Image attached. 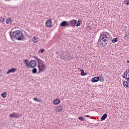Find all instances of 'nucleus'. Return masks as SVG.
Wrapping results in <instances>:
<instances>
[{
  "label": "nucleus",
  "instance_id": "f257e3e1",
  "mask_svg": "<svg viewBox=\"0 0 129 129\" xmlns=\"http://www.w3.org/2000/svg\"><path fill=\"white\" fill-rule=\"evenodd\" d=\"M10 37L13 41H14V39L15 40H18L19 41H21V40H24V35L22 31L20 30H16L14 31L12 35V31L10 32Z\"/></svg>",
  "mask_w": 129,
  "mask_h": 129
},
{
  "label": "nucleus",
  "instance_id": "f03ea898",
  "mask_svg": "<svg viewBox=\"0 0 129 129\" xmlns=\"http://www.w3.org/2000/svg\"><path fill=\"white\" fill-rule=\"evenodd\" d=\"M107 40H108V37L106 34H101L97 42L98 45L100 44L101 47H105L107 45Z\"/></svg>",
  "mask_w": 129,
  "mask_h": 129
},
{
  "label": "nucleus",
  "instance_id": "7ed1b4c3",
  "mask_svg": "<svg viewBox=\"0 0 129 129\" xmlns=\"http://www.w3.org/2000/svg\"><path fill=\"white\" fill-rule=\"evenodd\" d=\"M77 20L76 19H72L69 22V27H72V28H75V27L77 25Z\"/></svg>",
  "mask_w": 129,
  "mask_h": 129
},
{
  "label": "nucleus",
  "instance_id": "20e7f679",
  "mask_svg": "<svg viewBox=\"0 0 129 129\" xmlns=\"http://www.w3.org/2000/svg\"><path fill=\"white\" fill-rule=\"evenodd\" d=\"M60 57L61 59H63V60H64V61H68L69 60H70L71 58H72L69 54H64V53L61 54Z\"/></svg>",
  "mask_w": 129,
  "mask_h": 129
},
{
  "label": "nucleus",
  "instance_id": "39448f33",
  "mask_svg": "<svg viewBox=\"0 0 129 129\" xmlns=\"http://www.w3.org/2000/svg\"><path fill=\"white\" fill-rule=\"evenodd\" d=\"M59 27L62 28H66L67 27H69V22L67 21H62L59 24Z\"/></svg>",
  "mask_w": 129,
  "mask_h": 129
},
{
  "label": "nucleus",
  "instance_id": "423d86ee",
  "mask_svg": "<svg viewBox=\"0 0 129 129\" xmlns=\"http://www.w3.org/2000/svg\"><path fill=\"white\" fill-rule=\"evenodd\" d=\"M23 62L26 65L27 69H29V67H32V65L30 64V61L29 62V60L27 58L24 59Z\"/></svg>",
  "mask_w": 129,
  "mask_h": 129
},
{
  "label": "nucleus",
  "instance_id": "0eeeda50",
  "mask_svg": "<svg viewBox=\"0 0 129 129\" xmlns=\"http://www.w3.org/2000/svg\"><path fill=\"white\" fill-rule=\"evenodd\" d=\"M39 72L38 74L41 73V72H44V69L45 67H46V66H45V64H42L41 65H38Z\"/></svg>",
  "mask_w": 129,
  "mask_h": 129
},
{
  "label": "nucleus",
  "instance_id": "6e6552de",
  "mask_svg": "<svg viewBox=\"0 0 129 129\" xmlns=\"http://www.w3.org/2000/svg\"><path fill=\"white\" fill-rule=\"evenodd\" d=\"M10 117L11 118H18V117H20V115L18 113L13 112L10 114H9Z\"/></svg>",
  "mask_w": 129,
  "mask_h": 129
},
{
  "label": "nucleus",
  "instance_id": "1a4fd4ad",
  "mask_svg": "<svg viewBox=\"0 0 129 129\" xmlns=\"http://www.w3.org/2000/svg\"><path fill=\"white\" fill-rule=\"evenodd\" d=\"M34 59H35L37 63H38V65H43V64H44V61H43L42 60H41L40 58H39L37 56H34Z\"/></svg>",
  "mask_w": 129,
  "mask_h": 129
},
{
  "label": "nucleus",
  "instance_id": "9d476101",
  "mask_svg": "<svg viewBox=\"0 0 129 129\" xmlns=\"http://www.w3.org/2000/svg\"><path fill=\"white\" fill-rule=\"evenodd\" d=\"M30 65H31L30 68H35L37 66V61L35 60H31L30 61Z\"/></svg>",
  "mask_w": 129,
  "mask_h": 129
},
{
  "label": "nucleus",
  "instance_id": "9b49d317",
  "mask_svg": "<svg viewBox=\"0 0 129 129\" xmlns=\"http://www.w3.org/2000/svg\"><path fill=\"white\" fill-rule=\"evenodd\" d=\"M64 108V107L63 106V105H60L58 106L56 108V112H61L62 110H63V109Z\"/></svg>",
  "mask_w": 129,
  "mask_h": 129
},
{
  "label": "nucleus",
  "instance_id": "f8f14e48",
  "mask_svg": "<svg viewBox=\"0 0 129 129\" xmlns=\"http://www.w3.org/2000/svg\"><path fill=\"white\" fill-rule=\"evenodd\" d=\"M91 82L94 83L95 82H98L99 81V77H95L91 80Z\"/></svg>",
  "mask_w": 129,
  "mask_h": 129
},
{
  "label": "nucleus",
  "instance_id": "ddd939ff",
  "mask_svg": "<svg viewBox=\"0 0 129 129\" xmlns=\"http://www.w3.org/2000/svg\"><path fill=\"white\" fill-rule=\"evenodd\" d=\"M16 71H17V69L12 68L7 71L6 74H9V73H14V72H16Z\"/></svg>",
  "mask_w": 129,
  "mask_h": 129
},
{
  "label": "nucleus",
  "instance_id": "4468645a",
  "mask_svg": "<svg viewBox=\"0 0 129 129\" xmlns=\"http://www.w3.org/2000/svg\"><path fill=\"white\" fill-rule=\"evenodd\" d=\"M123 86L125 88H129V81H124L123 82Z\"/></svg>",
  "mask_w": 129,
  "mask_h": 129
},
{
  "label": "nucleus",
  "instance_id": "2eb2a0df",
  "mask_svg": "<svg viewBox=\"0 0 129 129\" xmlns=\"http://www.w3.org/2000/svg\"><path fill=\"white\" fill-rule=\"evenodd\" d=\"M52 25V20H50L49 19L48 20H47L45 23V26L46 27H51Z\"/></svg>",
  "mask_w": 129,
  "mask_h": 129
},
{
  "label": "nucleus",
  "instance_id": "dca6fc26",
  "mask_svg": "<svg viewBox=\"0 0 129 129\" xmlns=\"http://www.w3.org/2000/svg\"><path fill=\"white\" fill-rule=\"evenodd\" d=\"M60 101H61L60 100V99H56L53 101V104H55V105H57L59 104V103H60Z\"/></svg>",
  "mask_w": 129,
  "mask_h": 129
},
{
  "label": "nucleus",
  "instance_id": "f3484780",
  "mask_svg": "<svg viewBox=\"0 0 129 129\" xmlns=\"http://www.w3.org/2000/svg\"><path fill=\"white\" fill-rule=\"evenodd\" d=\"M106 117H107V114L106 113L104 114L101 118V121L105 120V119L106 118Z\"/></svg>",
  "mask_w": 129,
  "mask_h": 129
},
{
  "label": "nucleus",
  "instance_id": "a211bd4d",
  "mask_svg": "<svg viewBox=\"0 0 129 129\" xmlns=\"http://www.w3.org/2000/svg\"><path fill=\"white\" fill-rule=\"evenodd\" d=\"M32 41L33 42V43H38V42H39V38H38V37H33V38H32Z\"/></svg>",
  "mask_w": 129,
  "mask_h": 129
},
{
  "label": "nucleus",
  "instance_id": "6ab92c4d",
  "mask_svg": "<svg viewBox=\"0 0 129 129\" xmlns=\"http://www.w3.org/2000/svg\"><path fill=\"white\" fill-rule=\"evenodd\" d=\"M82 23V20H81V19H79L77 21L76 27H79V26H80Z\"/></svg>",
  "mask_w": 129,
  "mask_h": 129
},
{
  "label": "nucleus",
  "instance_id": "aec40b11",
  "mask_svg": "<svg viewBox=\"0 0 129 129\" xmlns=\"http://www.w3.org/2000/svg\"><path fill=\"white\" fill-rule=\"evenodd\" d=\"M13 20H12V19H11V18H8L6 19V24H10V23H12V22H13Z\"/></svg>",
  "mask_w": 129,
  "mask_h": 129
},
{
  "label": "nucleus",
  "instance_id": "412c9836",
  "mask_svg": "<svg viewBox=\"0 0 129 129\" xmlns=\"http://www.w3.org/2000/svg\"><path fill=\"white\" fill-rule=\"evenodd\" d=\"M81 76H86L87 75V73L84 72V70H81Z\"/></svg>",
  "mask_w": 129,
  "mask_h": 129
},
{
  "label": "nucleus",
  "instance_id": "4be33fe9",
  "mask_svg": "<svg viewBox=\"0 0 129 129\" xmlns=\"http://www.w3.org/2000/svg\"><path fill=\"white\" fill-rule=\"evenodd\" d=\"M117 41H118V38L116 37L115 38L111 40L112 43H116V42H117Z\"/></svg>",
  "mask_w": 129,
  "mask_h": 129
},
{
  "label": "nucleus",
  "instance_id": "5701e85b",
  "mask_svg": "<svg viewBox=\"0 0 129 129\" xmlns=\"http://www.w3.org/2000/svg\"><path fill=\"white\" fill-rule=\"evenodd\" d=\"M37 71H38V70H37L36 68H33V69L32 70V72L33 74H36V73H37Z\"/></svg>",
  "mask_w": 129,
  "mask_h": 129
},
{
  "label": "nucleus",
  "instance_id": "b1692460",
  "mask_svg": "<svg viewBox=\"0 0 129 129\" xmlns=\"http://www.w3.org/2000/svg\"><path fill=\"white\" fill-rule=\"evenodd\" d=\"M7 92H3L2 94V97L3 98H6L7 97Z\"/></svg>",
  "mask_w": 129,
  "mask_h": 129
},
{
  "label": "nucleus",
  "instance_id": "393cba45",
  "mask_svg": "<svg viewBox=\"0 0 129 129\" xmlns=\"http://www.w3.org/2000/svg\"><path fill=\"white\" fill-rule=\"evenodd\" d=\"M99 81H101V82H103V81H104V78H103V77H102V76H100L99 77Z\"/></svg>",
  "mask_w": 129,
  "mask_h": 129
},
{
  "label": "nucleus",
  "instance_id": "a878e982",
  "mask_svg": "<svg viewBox=\"0 0 129 129\" xmlns=\"http://www.w3.org/2000/svg\"><path fill=\"white\" fill-rule=\"evenodd\" d=\"M6 21V18L4 17L0 18V23H4Z\"/></svg>",
  "mask_w": 129,
  "mask_h": 129
},
{
  "label": "nucleus",
  "instance_id": "bb28decb",
  "mask_svg": "<svg viewBox=\"0 0 129 129\" xmlns=\"http://www.w3.org/2000/svg\"><path fill=\"white\" fill-rule=\"evenodd\" d=\"M128 36H129V33H127L125 34V36H124V39L125 40H128Z\"/></svg>",
  "mask_w": 129,
  "mask_h": 129
},
{
  "label": "nucleus",
  "instance_id": "cd10ccee",
  "mask_svg": "<svg viewBox=\"0 0 129 129\" xmlns=\"http://www.w3.org/2000/svg\"><path fill=\"white\" fill-rule=\"evenodd\" d=\"M79 119L80 120H81V121H84V120H85V118H84L82 116H80L79 117Z\"/></svg>",
  "mask_w": 129,
  "mask_h": 129
},
{
  "label": "nucleus",
  "instance_id": "c85d7f7f",
  "mask_svg": "<svg viewBox=\"0 0 129 129\" xmlns=\"http://www.w3.org/2000/svg\"><path fill=\"white\" fill-rule=\"evenodd\" d=\"M124 3L125 5H127V6H129V0H124Z\"/></svg>",
  "mask_w": 129,
  "mask_h": 129
},
{
  "label": "nucleus",
  "instance_id": "c756f323",
  "mask_svg": "<svg viewBox=\"0 0 129 129\" xmlns=\"http://www.w3.org/2000/svg\"><path fill=\"white\" fill-rule=\"evenodd\" d=\"M122 78H124V79H125V80H127V77L125 76V75L124 74L122 75Z\"/></svg>",
  "mask_w": 129,
  "mask_h": 129
},
{
  "label": "nucleus",
  "instance_id": "7c9ffc66",
  "mask_svg": "<svg viewBox=\"0 0 129 129\" xmlns=\"http://www.w3.org/2000/svg\"><path fill=\"white\" fill-rule=\"evenodd\" d=\"M44 52H45V49H41L39 50V52L40 53H44Z\"/></svg>",
  "mask_w": 129,
  "mask_h": 129
},
{
  "label": "nucleus",
  "instance_id": "2f4dec72",
  "mask_svg": "<svg viewBox=\"0 0 129 129\" xmlns=\"http://www.w3.org/2000/svg\"><path fill=\"white\" fill-rule=\"evenodd\" d=\"M33 100H35V101H37L38 102H39L40 101V100H38V98H34Z\"/></svg>",
  "mask_w": 129,
  "mask_h": 129
},
{
  "label": "nucleus",
  "instance_id": "473e14b6",
  "mask_svg": "<svg viewBox=\"0 0 129 129\" xmlns=\"http://www.w3.org/2000/svg\"><path fill=\"white\" fill-rule=\"evenodd\" d=\"M85 117H91V118H92V117L90 116V115H87L85 116Z\"/></svg>",
  "mask_w": 129,
  "mask_h": 129
},
{
  "label": "nucleus",
  "instance_id": "72a5a7b5",
  "mask_svg": "<svg viewBox=\"0 0 129 129\" xmlns=\"http://www.w3.org/2000/svg\"><path fill=\"white\" fill-rule=\"evenodd\" d=\"M87 29H89V30H91V28H90V26H89V25H88L87 26Z\"/></svg>",
  "mask_w": 129,
  "mask_h": 129
},
{
  "label": "nucleus",
  "instance_id": "f704fd0d",
  "mask_svg": "<svg viewBox=\"0 0 129 129\" xmlns=\"http://www.w3.org/2000/svg\"><path fill=\"white\" fill-rule=\"evenodd\" d=\"M128 77L127 79V81L129 82V73L128 74Z\"/></svg>",
  "mask_w": 129,
  "mask_h": 129
},
{
  "label": "nucleus",
  "instance_id": "c9c22d12",
  "mask_svg": "<svg viewBox=\"0 0 129 129\" xmlns=\"http://www.w3.org/2000/svg\"><path fill=\"white\" fill-rule=\"evenodd\" d=\"M126 72H127V70H126V71H125V72L123 73V74H125V73H126Z\"/></svg>",
  "mask_w": 129,
  "mask_h": 129
},
{
  "label": "nucleus",
  "instance_id": "e433bc0d",
  "mask_svg": "<svg viewBox=\"0 0 129 129\" xmlns=\"http://www.w3.org/2000/svg\"><path fill=\"white\" fill-rule=\"evenodd\" d=\"M127 75H128V74H127V73H126V75H125V76H126V77H127Z\"/></svg>",
  "mask_w": 129,
  "mask_h": 129
},
{
  "label": "nucleus",
  "instance_id": "4c0bfd02",
  "mask_svg": "<svg viewBox=\"0 0 129 129\" xmlns=\"http://www.w3.org/2000/svg\"><path fill=\"white\" fill-rule=\"evenodd\" d=\"M105 34H107V35H109V33H108L107 32H105Z\"/></svg>",
  "mask_w": 129,
  "mask_h": 129
},
{
  "label": "nucleus",
  "instance_id": "58836bf2",
  "mask_svg": "<svg viewBox=\"0 0 129 129\" xmlns=\"http://www.w3.org/2000/svg\"><path fill=\"white\" fill-rule=\"evenodd\" d=\"M127 71H128V72H127V74H128V73H129V69L127 70Z\"/></svg>",
  "mask_w": 129,
  "mask_h": 129
},
{
  "label": "nucleus",
  "instance_id": "ea45409f",
  "mask_svg": "<svg viewBox=\"0 0 129 129\" xmlns=\"http://www.w3.org/2000/svg\"><path fill=\"white\" fill-rule=\"evenodd\" d=\"M127 63H129V60H127Z\"/></svg>",
  "mask_w": 129,
  "mask_h": 129
}]
</instances>
